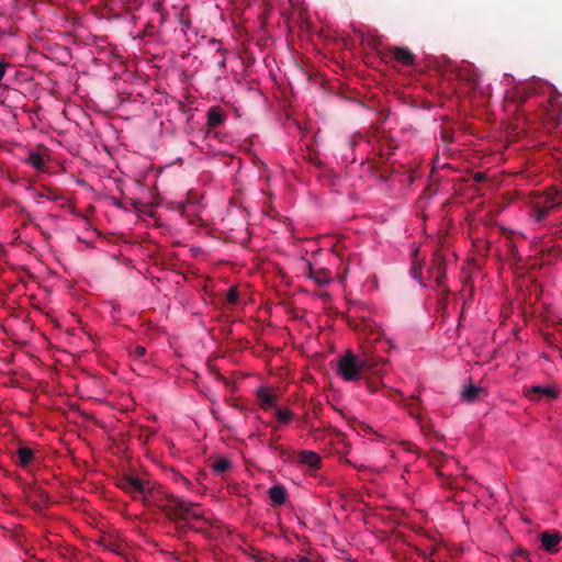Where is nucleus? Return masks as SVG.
Masks as SVG:
<instances>
[{"mask_svg": "<svg viewBox=\"0 0 562 562\" xmlns=\"http://www.w3.org/2000/svg\"><path fill=\"white\" fill-rule=\"evenodd\" d=\"M527 203L530 207V216L535 222L540 223L562 207V189L533 191L528 195Z\"/></svg>", "mask_w": 562, "mask_h": 562, "instance_id": "obj_1", "label": "nucleus"}, {"mask_svg": "<svg viewBox=\"0 0 562 562\" xmlns=\"http://www.w3.org/2000/svg\"><path fill=\"white\" fill-rule=\"evenodd\" d=\"M380 364H386V360L383 358L374 359L367 357L359 361L353 353L347 352L339 360L338 373L348 382L357 381L361 378L363 370L380 372L378 369Z\"/></svg>", "mask_w": 562, "mask_h": 562, "instance_id": "obj_2", "label": "nucleus"}, {"mask_svg": "<svg viewBox=\"0 0 562 562\" xmlns=\"http://www.w3.org/2000/svg\"><path fill=\"white\" fill-rule=\"evenodd\" d=\"M158 507L172 520L202 519L196 510L198 504L184 501L173 494H167L159 501Z\"/></svg>", "mask_w": 562, "mask_h": 562, "instance_id": "obj_3", "label": "nucleus"}, {"mask_svg": "<svg viewBox=\"0 0 562 562\" xmlns=\"http://www.w3.org/2000/svg\"><path fill=\"white\" fill-rule=\"evenodd\" d=\"M116 485L124 492L131 494L134 498H137L140 495L145 496L149 491V483L133 474H124L120 476L116 481Z\"/></svg>", "mask_w": 562, "mask_h": 562, "instance_id": "obj_4", "label": "nucleus"}, {"mask_svg": "<svg viewBox=\"0 0 562 562\" xmlns=\"http://www.w3.org/2000/svg\"><path fill=\"white\" fill-rule=\"evenodd\" d=\"M524 395L533 402H539L542 398L552 401L558 398V391L550 385H533L524 389Z\"/></svg>", "mask_w": 562, "mask_h": 562, "instance_id": "obj_5", "label": "nucleus"}, {"mask_svg": "<svg viewBox=\"0 0 562 562\" xmlns=\"http://www.w3.org/2000/svg\"><path fill=\"white\" fill-rule=\"evenodd\" d=\"M386 56L404 66H412L416 61L415 55L409 49L404 47H390Z\"/></svg>", "mask_w": 562, "mask_h": 562, "instance_id": "obj_6", "label": "nucleus"}, {"mask_svg": "<svg viewBox=\"0 0 562 562\" xmlns=\"http://www.w3.org/2000/svg\"><path fill=\"white\" fill-rule=\"evenodd\" d=\"M430 277L436 281L437 286H441L446 278L445 258L436 254L432 259V266L429 268Z\"/></svg>", "mask_w": 562, "mask_h": 562, "instance_id": "obj_7", "label": "nucleus"}, {"mask_svg": "<svg viewBox=\"0 0 562 562\" xmlns=\"http://www.w3.org/2000/svg\"><path fill=\"white\" fill-rule=\"evenodd\" d=\"M540 540L543 549L550 553H553L558 551V544L562 540V535L557 530L543 531L540 535Z\"/></svg>", "mask_w": 562, "mask_h": 562, "instance_id": "obj_8", "label": "nucleus"}, {"mask_svg": "<svg viewBox=\"0 0 562 562\" xmlns=\"http://www.w3.org/2000/svg\"><path fill=\"white\" fill-rule=\"evenodd\" d=\"M306 269H307V276L319 285L326 284L331 280L330 272L325 268L315 270L313 268L312 263L307 262Z\"/></svg>", "mask_w": 562, "mask_h": 562, "instance_id": "obj_9", "label": "nucleus"}, {"mask_svg": "<svg viewBox=\"0 0 562 562\" xmlns=\"http://www.w3.org/2000/svg\"><path fill=\"white\" fill-rule=\"evenodd\" d=\"M297 462L312 469H316L321 464V457L312 450H303L297 453Z\"/></svg>", "mask_w": 562, "mask_h": 562, "instance_id": "obj_10", "label": "nucleus"}, {"mask_svg": "<svg viewBox=\"0 0 562 562\" xmlns=\"http://www.w3.org/2000/svg\"><path fill=\"white\" fill-rule=\"evenodd\" d=\"M225 120L223 110L218 106H212L207 111V126L210 128L218 127Z\"/></svg>", "mask_w": 562, "mask_h": 562, "instance_id": "obj_11", "label": "nucleus"}, {"mask_svg": "<svg viewBox=\"0 0 562 562\" xmlns=\"http://www.w3.org/2000/svg\"><path fill=\"white\" fill-rule=\"evenodd\" d=\"M34 459V451L27 447H20L16 450V464L26 468Z\"/></svg>", "mask_w": 562, "mask_h": 562, "instance_id": "obj_12", "label": "nucleus"}, {"mask_svg": "<svg viewBox=\"0 0 562 562\" xmlns=\"http://www.w3.org/2000/svg\"><path fill=\"white\" fill-rule=\"evenodd\" d=\"M484 393H485V390L483 387H479L473 384H470L467 387H464V390L462 392V400L468 403H473L476 400H479L480 396Z\"/></svg>", "mask_w": 562, "mask_h": 562, "instance_id": "obj_13", "label": "nucleus"}, {"mask_svg": "<svg viewBox=\"0 0 562 562\" xmlns=\"http://www.w3.org/2000/svg\"><path fill=\"white\" fill-rule=\"evenodd\" d=\"M258 400L260 402L261 408L268 409L276 405L277 395L268 390L260 389L258 391Z\"/></svg>", "mask_w": 562, "mask_h": 562, "instance_id": "obj_14", "label": "nucleus"}, {"mask_svg": "<svg viewBox=\"0 0 562 562\" xmlns=\"http://www.w3.org/2000/svg\"><path fill=\"white\" fill-rule=\"evenodd\" d=\"M268 495L271 502L276 505H282L286 499L285 488L281 485H273L269 488Z\"/></svg>", "mask_w": 562, "mask_h": 562, "instance_id": "obj_15", "label": "nucleus"}, {"mask_svg": "<svg viewBox=\"0 0 562 562\" xmlns=\"http://www.w3.org/2000/svg\"><path fill=\"white\" fill-rule=\"evenodd\" d=\"M210 467L216 474H223L233 468L232 462L225 457L211 460Z\"/></svg>", "mask_w": 562, "mask_h": 562, "instance_id": "obj_16", "label": "nucleus"}, {"mask_svg": "<svg viewBox=\"0 0 562 562\" xmlns=\"http://www.w3.org/2000/svg\"><path fill=\"white\" fill-rule=\"evenodd\" d=\"M26 162L30 164L32 167H34L38 171H45L46 170V162L42 154L38 151H32L29 157L26 158Z\"/></svg>", "mask_w": 562, "mask_h": 562, "instance_id": "obj_17", "label": "nucleus"}, {"mask_svg": "<svg viewBox=\"0 0 562 562\" xmlns=\"http://www.w3.org/2000/svg\"><path fill=\"white\" fill-rule=\"evenodd\" d=\"M274 416L279 423L289 424L292 420L294 414L289 408H276Z\"/></svg>", "mask_w": 562, "mask_h": 562, "instance_id": "obj_18", "label": "nucleus"}, {"mask_svg": "<svg viewBox=\"0 0 562 562\" xmlns=\"http://www.w3.org/2000/svg\"><path fill=\"white\" fill-rule=\"evenodd\" d=\"M238 301V292L236 288H231L226 293V303L229 305L236 304Z\"/></svg>", "mask_w": 562, "mask_h": 562, "instance_id": "obj_19", "label": "nucleus"}, {"mask_svg": "<svg viewBox=\"0 0 562 562\" xmlns=\"http://www.w3.org/2000/svg\"><path fill=\"white\" fill-rule=\"evenodd\" d=\"M29 190L33 192V195H34L35 198H44V196H45V198H47V199H49V200H53V201H56V200L58 199V196H57L56 194H53V193H52V190H50V189H47V194H46V193H42V192H40V191H36V190H35V189H33V188H29Z\"/></svg>", "mask_w": 562, "mask_h": 562, "instance_id": "obj_20", "label": "nucleus"}, {"mask_svg": "<svg viewBox=\"0 0 562 562\" xmlns=\"http://www.w3.org/2000/svg\"><path fill=\"white\" fill-rule=\"evenodd\" d=\"M408 408H409V414L418 422V424L420 425V428L423 431H425V425L423 423V418L419 416V415H415V412H414V404L413 403H409L407 404Z\"/></svg>", "mask_w": 562, "mask_h": 562, "instance_id": "obj_21", "label": "nucleus"}, {"mask_svg": "<svg viewBox=\"0 0 562 562\" xmlns=\"http://www.w3.org/2000/svg\"><path fill=\"white\" fill-rule=\"evenodd\" d=\"M134 353L137 357H143V356L146 355V348L143 347V346H136L135 349H134Z\"/></svg>", "mask_w": 562, "mask_h": 562, "instance_id": "obj_22", "label": "nucleus"}, {"mask_svg": "<svg viewBox=\"0 0 562 562\" xmlns=\"http://www.w3.org/2000/svg\"><path fill=\"white\" fill-rule=\"evenodd\" d=\"M385 395L392 397V400L396 401V397H402V394H400L397 391H385Z\"/></svg>", "mask_w": 562, "mask_h": 562, "instance_id": "obj_23", "label": "nucleus"}, {"mask_svg": "<svg viewBox=\"0 0 562 562\" xmlns=\"http://www.w3.org/2000/svg\"><path fill=\"white\" fill-rule=\"evenodd\" d=\"M192 203H193V201H191V200H189V199H188L186 202H181V203H179V210H180L182 213H184V212L187 211L188 205H189V204H192Z\"/></svg>", "mask_w": 562, "mask_h": 562, "instance_id": "obj_24", "label": "nucleus"}, {"mask_svg": "<svg viewBox=\"0 0 562 562\" xmlns=\"http://www.w3.org/2000/svg\"><path fill=\"white\" fill-rule=\"evenodd\" d=\"M282 562H302V557L285 558Z\"/></svg>", "mask_w": 562, "mask_h": 562, "instance_id": "obj_25", "label": "nucleus"}, {"mask_svg": "<svg viewBox=\"0 0 562 562\" xmlns=\"http://www.w3.org/2000/svg\"><path fill=\"white\" fill-rule=\"evenodd\" d=\"M302 562H323V561L319 560V559H312V558H307V557H302Z\"/></svg>", "mask_w": 562, "mask_h": 562, "instance_id": "obj_26", "label": "nucleus"}, {"mask_svg": "<svg viewBox=\"0 0 562 562\" xmlns=\"http://www.w3.org/2000/svg\"><path fill=\"white\" fill-rule=\"evenodd\" d=\"M4 74H5V66L3 63L0 61V81L2 80Z\"/></svg>", "mask_w": 562, "mask_h": 562, "instance_id": "obj_27", "label": "nucleus"}, {"mask_svg": "<svg viewBox=\"0 0 562 562\" xmlns=\"http://www.w3.org/2000/svg\"><path fill=\"white\" fill-rule=\"evenodd\" d=\"M367 384H368L369 391H370L371 393L376 392V389H375V387H373V386H372V384H371L370 382H368Z\"/></svg>", "mask_w": 562, "mask_h": 562, "instance_id": "obj_28", "label": "nucleus"}, {"mask_svg": "<svg viewBox=\"0 0 562 562\" xmlns=\"http://www.w3.org/2000/svg\"><path fill=\"white\" fill-rule=\"evenodd\" d=\"M482 178H483L482 173H476L475 175V180L480 181Z\"/></svg>", "mask_w": 562, "mask_h": 562, "instance_id": "obj_29", "label": "nucleus"}, {"mask_svg": "<svg viewBox=\"0 0 562 562\" xmlns=\"http://www.w3.org/2000/svg\"><path fill=\"white\" fill-rule=\"evenodd\" d=\"M405 445H406V449H407V450H409V451H412V447H413V445H412V443H409V442H406Z\"/></svg>", "mask_w": 562, "mask_h": 562, "instance_id": "obj_30", "label": "nucleus"}, {"mask_svg": "<svg viewBox=\"0 0 562 562\" xmlns=\"http://www.w3.org/2000/svg\"><path fill=\"white\" fill-rule=\"evenodd\" d=\"M559 125H562V122H561L560 117L557 119V126H559Z\"/></svg>", "mask_w": 562, "mask_h": 562, "instance_id": "obj_31", "label": "nucleus"}, {"mask_svg": "<svg viewBox=\"0 0 562 562\" xmlns=\"http://www.w3.org/2000/svg\"><path fill=\"white\" fill-rule=\"evenodd\" d=\"M411 400H412V401H415V402H418V400H419V398H418V396H412V398H411Z\"/></svg>", "mask_w": 562, "mask_h": 562, "instance_id": "obj_32", "label": "nucleus"}, {"mask_svg": "<svg viewBox=\"0 0 562 562\" xmlns=\"http://www.w3.org/2000/svg\"><path fill=\"white\" fill-rule=\"evenodd\" d=\"M41 496H42L43 498L47 499V496H46L43 492H41Z\"/></svg>", "mask_w": 562, "mask_h": 562, "instance_id": "obj_33", "label": "nucleus"}, {"mask_svg": "<svg viewBox=\"0 0 562 562\" xmlns=\"http://www.w3.org/2000/svg\"><path fill=\"white\" fill-rule=\"evenodd\" d=\"M220 66H223V67H224V66H225V61H224V60H222V61L220 63Z\"/></svg>", "mask_w": 562, "mask_h": 562, "instance_id": "obj_34", "label": "nucleus"}, {"mask_svg": "<svg viewBox=\"0 0 562 562\" xmlns=\"http://www.w3.org/2000/svg\"><path fill=\"white\" fill-rule=\"evenodd\" d=\"M552 251H553L554 254H557V252H558V251H557V250H554V249H549V252H550V254H551Z\"/></svg>", "mask_w": 562, "mask_h": 562, "instance_id": "obj_35", "label": "nucleus"}, {"mask_svg": "<svg viewBox=\"0 0 562 562\" xmlns=\"http://www.w3.org/2000/svg\"><path fill=\"white\" fill-rule=\"evenodd\" d=\"M413 272L416 273V268H413ZM415 278H417V274H415Z\"/></svg>", "mask_w": 562, "mask_h": 562, "instance_id": "obj_36", "label": "nucleus"}]
</instances>
